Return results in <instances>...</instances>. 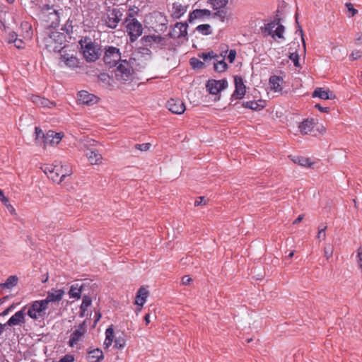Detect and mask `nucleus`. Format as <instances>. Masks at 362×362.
<instances>
[{
	"label": "nucleus",
	"mask_w": 362,
	"mask_h": 362,
	"mask_svg": "<svg viewBox=\"0 0 362 362\" xmlns=\"http://www.w3.org/2000/svg\"><path fill=\"white\" fill-rule=\"evenodd\" d=\"M133 66H135V65H133L130 60H121L120 64L115 71L116 79L122 83H125L131 80L134 72Z\"/></svg>",
	"instance_id": "1"
},
{
	"label": "nucleus",
	"mask_w": 362,
	"mask_h": 362,
	"mask_svg": "<svg viewBox=\"0 0 362 362\" xmlns=\"http://www.w3.org/2000/svg\"><path fill=\"white\" fill-rule=\"evenodd\" d=\"M84 57L88 62H94L99 57V49H97L90 38L85 37L79 42Z\"/></svg>",
	"instance_id": "2"
},
{
	"label": "nucleus",
	"mask_w": 362,
	"mask_h": 362,
	"mask_svg": "<svg viewBox=\"0 0 362 362\" xmlns=\"http://www.w3.org/2000/svg\"><path fill=\"white\" fill-rule=\"evenodd\" d=\"M65 35L59 32L53 31L47 37H45V42L47 49L49 51L60 52L62 47L61 45L65 40Z\"/></svg>",
	"instance_id": "3"
},
{
	"label": "nucleus",
	"mask_w": 362,
	"mask_h": 362,
	"mask_svg": "<svg viewBox=\"0 0 362 362\" xmlns=\"http://www.w3.org/2000/svg\"><path fill=\"white\" fill-rule=\"evenodd\" d=\"M48 306L42 300H35L29 307L27 314L35 320H44L46 317V310Z\"/></svg>",
	"instance_id": "4"
},
{
	"label": "nucleus",
	"mask_w": 362,
	"mask_h": 362,
	"mask_svg": "<svg viewBox=\"0 0 362 362\" xmlns=\"http://www.w3.org/2000/svg\"><path fill=\"white\" fill-rule=\"evenodd\" d=\"M122 16V11L119 8H114L102 17V21L109 28L115 29Z\"/></svg>",
	"instance_id": "5"
},
{
	"label": "nucleus",
	"mask_w": 362,
	"mask_h": 362,
	"mask_svg": "<svg viewBox=\"0 0 362 362\" xmlns=\"http://www.w3.org/2000/svg\"><path fill=\"white\" fill-rule=\"evenodd\" d=\"M151 50L148 47H144L141 45H139L136 50L132 54V57L130 58L131 62L133 65H135V68L139 70L141 68H144L146 65V62L141 60V62H138L140 60L141 57L150 58L151 57Z\"/></svg>",
	"instance_id": "6"
},
{
	"label": "nucleus",
	"mask_w": 362,
	"mask_h": 362,
	"mask_svg": "<svg viewBox=\"0 0 362 362\" xmlns=\"http://www.w3.org/2000/svg\"><path fill=\"white\" fill-rule=\"evenodd\" d=\"M126 23L127 32L129 35L130 42H134L142 35L143 26L136 18H132Z\"/></svg>",
	"instance_id": "7"
},
{
	"label": "nucleus",
	"mask_w": 362,
	"mask_h": 362,
	"mask_svg": "<svg viewBox=\"0 0 362 362\" xmlns=\"http://www.w3.org/2000/svg\"><path fill=\"white\" fill-rule=\"evenodd\" d=\"M103 60L110 67L115 66L121 61L119 49L115 47H108L105 52Z\"/></svg>",
	"instance_id": "8"
},
{
	"label": "nucleus",
	"mask_w": 362,
	"mask_h": 362,
	"mask_svg": "<svg viewBox=\"0 0 362 362\" xmlns=\"http://www.w3.org/2000/svg\"><path fill=\"white\" fill-rule=\"evenodd\" d=\"M227 86L228 81L226 79L209 80L206 85V89L212 95H217L222 90L226 88Z\"/></svg>",
	"instance_id": "9"
},
{
	"label": "nucleus",
	"mask_w": 362,
	"mask_h": 362,
	"mask_svg": "<svg viewBox=\"0 0 362 362\" xmlns=\"http://www.w3.org/2000/svg\"><path fill=\"white\" fill-rule=\"evenodd\" d=\"M187 23H177L168 35L174 39L186 37L187 35Z\"/></svg>",
	"instance_id": "10"
},
{
	"label": "nucleus",
	"mask_w": 362,
	"mask_h": 362,
	"mask_svg": "<svg viewBox=\"0 0 362 362\" xmlns=\"http://www.w3.org/2000/svg\"><path fill=\"white\" fill-rule=\"evenodd\" d=\"M234 83L235 89L232 95V98L242 99L245 95L246 87L241 76H235L234 77Z\"/></svg>",
	"instance_id": "11"
},
{
	"label": "nucleus",
	"mask_w": 362,
	"mask_h": 362,
	"mask_svg": "<svg viewBox=\"0 0 362 362\" xmlns=\"http://www.w3.org/2000/svg\"><path fill=\"white\" fill-rule=\"evenodd\" d=\"M168 109L173 113L177 115L182 114L185 110L184 103L180 99H170L166 105Z\"/></svg>",
	"instance_id": "12"
},
{
	"label": "nucleus",
	"mask_w": 362,
	"mask_h": 362,
	"mask_svg": "<svg viewBox=\"0 0 362 362\" xmlns=\"http://www.w3.org/2000/svg\"><path fill=\"white\" fill-rule=\"evenodd\" d=\"M64 293L65 292L63 289H52L47 293L46 298L42 300L48 306L49 303H58L62 300Z\"/></svg>",
	"instance_id": "13"
},
{
	"label": "nucleus",
	"mask_w": 362,
	"mask_h": 362,
	"mask_svg": "<svg viewBox=\"0 0 362 362\" xmlns=\"http://www.w3.org/2000/svg\"><path fill=\"white\" fill-rule=\"evenodd\" d=\"M78 96L80 103L85 105H90L98 102V98L95 95L90 94L86 90L78 92Z\"/></svg>",
	"instance_id": "14"
},
{
	"label": "nucleus",
	"mask_w": 362,
	"mask_h": 362,
	"mask_svg": "<svg viewBox=\"0 0 362 362\" xmlns=\"http://www.w3.org/2000/svg\"><path fill=\"white\" fill-rule=\"evenodd\" d=\"M62 169H59L58 167L55 165L53 170L50 171V173L48 174V177L51 179L53 182L61 183L66 176H69L71 174V170H69L65 173L59 172Z\"/></svg>",
	"instance_id": "15"
},
{
	"label": "nucleus",
	"mask_w": 362,
	"mask_h": 362,
	"mask_svg": "<svg viewBox=\"0 0 362 362\" xmlns=\"http://www.w3.org/2000/svg\"><path fill=\"white\" fill-rule=\"evenodd\" d=\"M281 18L279 15H275L274 18L272 21L267 23L264 26L261 27L260 30L262 33H267L268 35H271L272 37H274V28L281 23Z\"/></svg>",
	"instance_id": "16"
},
{
	"label": "nucleus",
	"mask_w": 362,
	"mask_h": 362,
	"mask_svg": "<svg viewBox=\"0 0 362 362\" xmlns=\"http://www.w3.org/2000/svg\"><path fill=\"white\" fill-rule=\"evenodd\" d=\"M86 325L85 322L81 323L78 327L74 330L71 334V338L69 339V345L71 346H74V344H76L80 338L86 332Z\"/></svg>",
	"instance_id": "17"
},
{
	"label": "nucleus",
	"mask_w": 362,
	"mask_h": 362,
	"mask_svg": "<svg viewBox=\"0 0 362 362\" xmlns=\"http://www.w3.org/2000/svg\"><path fill=\"white\" fill-rule=\"evenodd\" d=\"M24 308L23 310L16 312L6 322L8 326H15L25 322Z\"/></svg>",
	"instance_id": "18"
},
{
	"label": "nucleus",
	"mask_w": 362,
	"mask_h": 362,
	"mask_svg": "<svg viewBox=\"0 0 362 362\" xmlns=\"http://www.w3.org/2000/svg\"><path fill=\"white\" fill-rule=\"evenodd\" d=\"M60 59H61V61L64 62L66 66H67L70 68L78 67V64H79L78 59L73 54H71V55H70L69 54H61Z\"/></svg>",
	"instance_id": "19"
},
{
	"label": "nucleus",
	"mask_w": 362,
	"mask_h": 362,
	"mask_svg": "<svg viewBox=\"0 0 362 362\" xmlns=\"http://www.w3.org/2000/svg\"><path fill=\"white\" fill-rule=\"evenodd\" d=\"M211 13V11L208 9H195L189 13L188 21L192 23L195 19L209 16Z\"/></svg>",
	"instance_id": "20"
},
{
	"label": "nucleus",
	"mask_w": 362,
	"mask_h": 362,
	"mask_svg": "<svg viewBox=\"0 0 362 362\" xmlns=\"http://www.w3.org/2000/svg\"><path fill=\"white\" fill-rule=\"evenodd\" d=\"M103 358V353L100 349H94L88 351L87 360L88 362H100Z\"/></svg>",
	"instance_id": "21"
},
{
	"label": "nucleus",
	"mask_w": 362,
	"mask_h": 362,
	"mask_svg": "<svg viewBox=\"0 0 362 362\" xmlns=\"http://www.w3.org/2000/svg\"><path fill=\"white\" fill-rule=\"evenodd\" d=\"M148 294L149 292L146 288L141 287L137 291L135 303L137 305L142 307L145 303Z\"/></svg>",
	"instance_id": "22"
},
{
	"label": "nucleus",
	"mask_w": 362,
	"mask_h": 362,
	"mask_svg": "<svg viewBox=\"0 0 362 362\" xmlns=\"http://www.w3.org/2000/svg\"><path fill=\"white\" fill-rule=\"evenodd\" d=\"M313 97H318L323 100L334 99V94L329 90H325L322 88H317L313 93Z\"/></svg>",
	"instance_id": "23"
},
{
	"label": "nucleus",
	"mask_w": 362,
	"mask_h": 362,
	"mask_svg": "<svg viewBox=\"0 0 362 362\" xmlns=\"http://www.w3.org/2000/svg\"><path fill=\"white\" fill-rule=\"evenodd\" d=\"M315 125L314 119H305L299 124V129L302 134H308L313 131Z\"/></svg>",
	"instance_id": "24"
},
{
	"label": "nucleus",
	"mask_w": 362,
	"mask_h": 362,
	"mask_svg": "<svg viewBox=\"0 0 362 362\" xmlns=\"http://www.w3.org/2000/svg\"><path fill=\"white\" fill-rule=\"evenodd\" d=\"M187 6L182 5L178 2H175L173 4L172 16L175 18H180L187 11Z\"/></svg>",
	"instance_id": "25"
},
{
	"label": "nucleus",
	"mask_w": 362,
	"mask_h": 362,
	"mask_svg": "<svg viewBox=\"0 0 362 362\" xmlns=\"http://www.w3.org/2000/svg\"><path fill=\"white\" fill-rule=\"evenodd\" d=\"M87 158L92 165H98L103 159L102 155L97 150H90L86 153Z\"/></svg>",
	"instance_id": "26"
},
{
	"label": "nucleus",
	"mask_w": 362,
	"mask_h": 362,
	"mask_svg": "<svg viewBox=\"0 0 362 362\" xmlns=\"http://www.w3.org/2000/svg\"><path fill=\"white\" fill-rule=\"evenodd\" d=\"M31 100L33 103L37 105V106L43 107H50L51 105H53V103L49 100L47 98H42L39 95H33L31 97Z\"/></svg>",
	"instance_id": "27"
},
{
	"label": "nucleus",
	"mask_w": 362,
	"mask_h": 362,
	"mask_svg": "<svg viewBox=\"0 0 362 362\" xmlns=\"http://www.w3.org/2000/svg\"><path fill=\"white\" fill-rule=\"evenodd\" d=\"M296 46L297 47L299 46L298 42H292L291 43L289 49H292V50L295 49V51L290 52L288 57L293 62L295 66L300 67V66L299 64V55L296 52Z\"/></svg>",
	"instance_id": "28"
},
{
	"label": "nucleus",
	"mask_w": 362,
	"mask_h": 362,
	"mask_svg": "<svg viewBox=\"0 0 362 362\" xmlns=\"http://www.w3.org/2000/svg\"><path fill=\"white\" fill-rule=\"evenodd\" d=\"M263 103H264V101H262V100H259V101L251 100V101L243 102L242 103V107H243L245 108L251 109L252 110H259L264 107Z\"/></svg>",
	"instance_id": "29"
},
{
	"label": "nucleus",
	"mask_w": 362,
	"mask_h": 362,
	"mask_svg": "<svg viewBox=\"0 0 362 362\" xmlns=\"http://www.w3.org/2000/svg\"><path fill=\"white\" fill-rule=\"evenodd\" d=\"M18 281V278L15 276L12 275L10 276L6 281L5 283L0 284V288H11L14 287Z\"/></svg>",
	"instance_id": "30"
},
{
	"label": "nucleus",
	"mask_w": 362,
	"mask_h": 362,
	"mask_svg": "<svg viewBox=\"0 0 362 362\" xmlns=\"http://www.w3.org/2000/svg\"><path fill=\"white\" fill-rule=\"evenodd\" d=\"M81 290L82 286H78V284L72 285L69 292L70 298L79 299L81 298Z\"/></svg>",
	"instance_id": "31"
},
{
	"label": "nucleus",
	"mask_w": 362,
	"mask_h": 362,
	"mask_svg": "<svg viewBox=\"0 0 362 362\" xmlns=\"http://www.w3.org/2000/svg\"><path fill=\"white\" fill-rule=\"evenodd\" d=\"M281 80V78L277 76H272L269 78V83L272 85V88L276 92L281 90L280 85Z\"/></svg>",
	"instance_id": "32"
},
{
	"label": "nucleus",
	"mask_w": 362,
	"mask_h": 362,
	"mask_svg": "<svg viewBox=\"0 0 362 362\" xmlns=\"http://www.w3.org/2000/svg\"><path fill=\"white\" fill-rule=\"evenodd\" d=\"M153 44V35L143 36L139 42V45L151 48Z\"/></svg>",
	"instance_id": "33"
},
{
	"label": "nucleus",
	"mask_w": 362,
	"mask_h": 362,
	"mask_svg": "<svg viewBox=\"0 0 362 362\" xmlns=\"http://www.w3.org/2000/svg\"><path fill=\"white\" fill-rule=\"evenodd\" d=\"M55 136V132L49 130L46 134H42V143L45 147L47 145H52V138Z\"/></svg>",
	"instance_id": "34"
},
{
	"label": "nucleus",
	"mask_w": 362,
	"mask_h": 362,
	"mask_svg": "<svg viewBox=\"0 0 362 362\" xmlns=\"http://www.w3.org/2000/svg\"><path fill=\"white\" fill-rule=\"evenodd\" d=\"M153 43L156 44L160 49H163L167 46L168 40L164 37L153 35Z\"/></svg>",
	"instance_id": "35"
},
{
	"label": "nucleus",
	"mask_w": 362,
	"mask_h": 362,
	"mask_svg": "<svg viewBox=\"0 0 362 362\" xmlns=\"http://www.w3.org/2000/svg\"><path fill=\"white\" fill-rule=\"evenodd\" d=\"M216 60V62L214 63V70L217 72H223L226 70L228 65L225 62L224 57L221 60Z\"/></svg>",
	"instance_id": "36"
},
{
	"label": "nucleus",
	"mask_w": 362,
	"mask_h": 362,
	"mask_svg": "<svg viewBox=\"0 0 362 362\" xmlns=\"http://www.w3.org/2000/svg\"><path fill=\"white\" fill-rule=\"evenodd\" d=\"M293 162L295 163H298V165L301 166H308L311 167L312 163L310 161V159L305 157L303 156H298L295 159H293Z\"/></svg>",
	"instance_id": "37"
},
{
	"label": "nucleus",
	"mask_w": 362,
	"mask_h": 362,
	"mask_svg": "<svg viewBox=\"0 0 362 362\" xmlns=\"http://www.w3.org/2000/svg\"><path fill=\"white\" fill-rule=\"evenodd\" d=\"M199 57L203 59L204 62H207L208 60H211L212 59H217V58L219 57L218 55L214 54L213 51L200 53L199 54Z\"/></svg>",
	"instance_id": "38"
},
{
	"label": "nucleus",
	"mask_w": 362,
	"mask_h": 362,
	"mask_svg": "<svg viewBox=\"0 0 362 362\" xmlns=\"http://www.w3.org/2000/svg\"><path fill=\"white\" fill-rule=\"evenodd\" d=\"M196 30L204 35H208L211 33V26L209 24H202L197 27Z\"/></svg>",
	"instance_id": "39"
},
{
	"label": "nucleus",
	"mask_w": 362,
	"mask_h": 362,
	"mask_svg": "<svg viewBox=\"0 0 362 362\" xmlns=\"http://www.w3.org/2000/svg\"><path fill=\"white\" fill-rule=\"evenodd\" d=\"M190 64L194 69H199L204 67V63L195 57L190 59Z\"/></svg>",
	"instance_id": "40"
},
{
	"label": "nucleus",
	"mask_w": 362,
	"mask_h": 362,
	"mask_svg": "<svg viewBox=\"0 0 362 362\" xmlns=\"http://www.w3.org/2000/svg\"><path fill=\"white\" fill-rule=\"evenodd\" d=\"M211 4L213 5V8L215 10H217L218 8H224L228 2V0H212Z\"/></svg>",
	"instance_id": "41"
},
{
	"label": "nucleus",
	"mask_w": 362,
	"mask_h": 362,
	"mask_svg": "<svg viewBox=\"0 0 362 362\" xmlns=\"http://www.w3.org/2000/svg\"><path fill=\"white\" fill-rule=\"evenodd\" d=\"M90 304L91 298L88 296H83L82 303L80 306L81 311L85 312L87 310V308L90 305Z\"/></svg>",
	"instance_id": "42"
},
{
	"label": "nucleus",
	"mask_w": 362,
	"mask_h": 362,
	"mask_svg": "<svg viewBox=\"0 0 362 362\" xmlns=\"http://www.w3.org/2000/svg\"><path fill=\"white\" fill-rule=\"evenodd\" d=\"M285 30V27L281 25L280 23L277 25L276 29L274 30V36H277L279 38H284V33Z\"/></svg>",
	"instance_id": "43"
},
{
	"label": "nucleus",
	"mask_w": 362,
	"mask_h": 362,
	"mask_svg": "<svg viewBox=\"0 0 362 362\" xmlns=\"http://www.w3.org/2000/svg\"><path fill=\"white\" fill-rule=\"evenodd\" d=\"M296 25H297V31L296 32H299V33L301 36V40L303 42L304 52H305V42L304 37H303V30L301 25H300V24L298 21V14L296 15Z\"/></svg>",
	"instance_id": "44"
},
{
	"label": "nucleus",
	"mask_w": 362,
	"mask_h": 362,
	"mask_svg": "<svg viewBox=\"0 0 362 362\" xmlns=\"http://www.w3.org/2000/svg\"><path fill=\"white\" fill-rule=\"evenodd\" d=\"M125 340L123 338H117L115 340L114 347L118 349H122L125 346Z\"/></svg>",
	"instance_id": "45"
},
{
	"label": "nucleus",
	"mask_w": 362,
	"mask_h": 362,
	"mask_svg": "<svg viewBox=\"0 0 362 362\" xmlns=\"http://www.w3.org/2000/svg\"><path fill=\"white\" fill-rule=\"evenodd\" d=\"M333 250V247L330 245L325 247L324 252L325 256L327 258V259H329L332 256Z\"/></svg>",
	"instance_id": "46"
},
{
	"label": "nucleus",
	"mask_w": 362,
	"mask_h": 362,
	"mask_svg": "<svg viewBox=\"0 0 362 362\" xmlns=\"http://www.w3.org/2000/svg\"><path fill=\"white\" fill-rule=\"evenodd\" d=\"M151 146V144L150 143H145V144H136L135 145V148L141 151H147L149 148Z\"/></svg>",
	"instance_id": "47"
},
{
	"label": "nucleus",
	"mask_w": 362,
	"mask_h": 362,
	"mask_svg": "<svg viewBox=\"0 0 362 362\" xmlns=\"http://www.w3.org/2000/svg\"><path fill=\"white\" fill-rule=\"evenodd\" d=\"M213 16L214 17H218L220 18V20L223 22L225 21V18L226 17V11H224V10H220V11H218L217 12H215L214 14H213Z\"/></svg>",
	"instance_id": "48"
},
{
	"label": "nucleus",
	"mask_w": 362,
	"mask_h": 362,
	"mask_svg": "<svg viewBox=\"0 0 362 362\" xmlns=\"http://www.w3.org/2000/svg\"><path fill=\"white\" fill-rule=\"evenodd\" d=\"M35 140L37 141V143H40V142H42V134L43 132L42 130L40 128V127H36L35 129Z\"/></svg>",
	"instance_id": "49"
},
{
	"label": "nucleus",
	"mask_w": 362,
	"mask_h": 362,
	"mask_svg": "<svg viewBox=\"0 0 362 362\" xmlns=\"http://www.w3.org/2000/svg\"><path fill=\"white\" fill-rule=\"evenodd\" d=\"M138 10L135 11L133 8H130L129 9V13L127 14V18H125L124 22L128 23L131 21V19L134 18V16L137 14Z\"/></svg>",
	"instance_id": "50"
},
{
	"label": "nucleus",
	"mask_w": 362,
	"mask_h": 362,
	"mask_svg": "<svg viewBox=\"0 0 362 362\" xmlns=\"http://www.w3.org/2000/svg\"><path fill=\"white\" fill-rule=\"evenodd\" d=\"M63 136V134L61 132H55V136H53V138H52V145L59 144V141L62 140Z\"/></svg>",
	"instance_id": "51"
},
{
	"label": "nucleus",
	"mask_w": 362,
	"mask_h": 362,
	"mask_svg": "<svg viewBox=\"0 0 362 362\" xmlns=\"http://www.w3.org/2000/svg\"><path fill=\"white\" fill-rule=\"evenodd\" d=\"M361 56H362V52L360 50H356V51L353 52L350 54L349 58L351 60H356V59L361 58Z\"/></svg>",
	"instance_id": "52"
},
{
	"label": "nucleus",
	"mask_w": 362,
	"mask_h": 362,
	"mask_svg": "<svg viewBox=\"0 0 362 362\" xmlns=\"http://www.w3.org/2000/svg\"><path fill=\"white\" fill-rule=\"evenodd\" d=\"M18 39V35L14 33H10L7 39V42L9 44L13 43Z\"/></svg>",
	"instance_id": "53"
},
{
	"label": "nucleus",
	"mask_w": 362,
	"mask_h": 362,
	"mask_svg": "<svg viewBox=\"0 0 362 362\" xmlns=\"http://www.w3.org/2000/svg\"><path fill=\"white\" fill-rule=\"evenodd\" d=\"M206 204V200L204 197H199L194 202V206H198L200 205H205Z\"/></svg>",
	"instance_id": "54"
},
{
	"label": "nucleus",
	"mask_w": 362,
	"mask_h": 362,
	"mask_svg": "<svg viewBox=\"0 0 362 362\" xmlns=\"http://www.w3.org/2000/svg\"><path fill=\"white\" fill-rule=\"evenodd\" d=\"M113 334H114L113 329L111 327H108L105 332L106 341L110 340V339H113Z\"/></svg>",
	"instance_id": "55"
},
{
	"label": "nucleus",
	"mask_w": 362,
	"mask_h": 362,
	"mask_svg": "<svg viewBox=\"0 0 362 362\" xmlns=\"http://www.w3.org/2000/svg\"><path fill=\"white\" fill-rule=\"evenodd\" d=\"M236 52L235 49H231L228 55V59L230 63H233L235 59Z\"/></svg>",
	"instance_id": "56"
},
{
	"label": "nucleus",
	"mask_w": 362,
	"mask_h": 362,
	"mask_svg": "<svg viewBox=\"0 0 362 362\" xmlns=\"http://www.w3.org/2000/svg\"><path fill=\"white\" fill-rule=\"evenodd\" d=\"M327 229V226H324L323 228H320L318 231V233H317V238L320 239V238H322L323 240L326 237V234H325V230Z\"/></svg>",
	"instance_id": "57"
},
{
	"label": "nucleus",
	"mask_w": 362,
	"mask_h": 362,
	"mask_svg": "<svg viewBox=\"0 0 362 362\" xmlns=\"http://www.w3.org/2000/svg\"><path fill=\"white\" fill-rule=\"evenodd\" d=\"M15 47L18 49H23L24 48V42L21 40V39H17L14 42H13Z\"/></svg>",
	"instance_id": "58"
},
{
	"label": "nucleus",
	"mask_w": 362,
	"mask_h": 362,
	"mask_svg": "<svg viewBox=\"0 0 362 362\" xmlns=\"http://www.w3.org/2000/svg\"><path fill=\"white\" fill-rule=\"evenodd\" d=\"M74 360V356L71 355H66L59 360V362H73Z\"/></svg>",
	"instance_id": "59"
},
{
	"label": "nucleus",
	"mask_w": 362,
	"mask_h": 362,
	"mask_svg": "<svg viewBox=\"0 0 362 362\" xmlns=\"http://www.w3.org/2000/svg\"><path fill=\"white\" fill-rule=\"evenodd\" d=\"M346 6L348 8V11L351 13V16H354L357 13L358 11L353 8L352 4L351 3H348L346 4Z\"/></svg>",
	"instance_id": "60"
},
{
	"label": "nucleus",
	"mask_w": 362,
	"mask_h": 362,
	"mask_svg": "<svg viewBox=\"0 0 362 362\" xmlns=\"http://www.w3.org/2000/svg\"><path fill=\"white\" fill-rule=\"evenodd\" d=\"M44 9H46L47 11H50V10H52L53 11V13H54V14L59 17V13H60V11L61 10H56L54 8H52V6H50L49 5H45L44 6Z\"/></svg>",
	"instance_id": "61"
},
{
	"label": "nucleus",
	"mask_w": 362,
	"mask_h": 362,
	"mask_svg": "<svg viewBox=\"0 0 362 362\" xmlns=\"http://www.w3.org/2000/svg\"><path fill=\"white\" fill-rule=\"evenodd\" d=\"M192 279L188 275H185L182 278V284L183 285H188L190 284Z\"/></svg>",
	"instance_id": "62"
},
{
	"label": "nucleus",
	"mask_w": 362,
	"mask_h": 362,
	"mask_svg": "<svg viewBox=\"0 0 362 362\" xmlns=\"http://www.w3.org/2000/svg\"><path fill=\"white\" fill-rule=\"evenodd\" d=\"M99 79L103 82L107 81L110 79V76L107 74H100L98 76Z\"/></svg>",
	"instance_id": "63"
},
{
	"label": "nucleus",
	"mask_w": 362,
	"mask_h": 362,
	"mask_svg": "<svg viewBox=\"0 0 362 362\" xmlns=\"http://www.w3.org/2000/svg\"><path fill=\"white\" fill-rule=\"evenodd\" d=\"M315 107L317 109H318L320 112H328L329 110V107H323L320 104H316Z\"/></svg>",
	"instance_id": "64"
}]
</instances>
